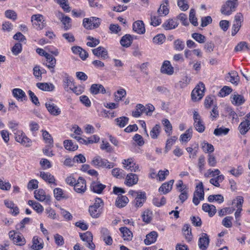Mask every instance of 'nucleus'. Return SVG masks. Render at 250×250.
Listing matches in <instances>:
<instances>
[{
  "instance_id": "f257e3e1",
  "label": "nucleus",
  "mask_w": 250,
  "mask_h": 250,
  "mask_svg": "<svg viewBox=\"0 0 250 250\" xmlns=\"http://www.w3.org/2000/svg\"><path fill=\"white\" fill-rule=\"evenodd\" d=\"M104 202L101 198H96L94 204L89 208V212L93 218H98L102 213Z\"/></svg>"
},
{
  "instance_id": "f03ea898",
  "label": "nucleus",
  "mask_w": 250,
  "mask_h": 250,
  "mask_svg": "<svg viewBox=\"0 0 250 250\" xmlns=\"http://www.w3.org/2000/svg\"><path fill=\"white\" fill-rule=\"evenodd\" d=\"M238 5L237 0H228L221 9V13L225 15H230L235 11Z\"/></svg>"
},
{
  "instance_id": "7ed1b4c3",
  "label": "nucleus",
  "mask_w": 250,
  "mask_h": 250,
  "mask_svg": "<svg viewBox=\"0 0 250 250\" xmlns=\"http://www.w3.org/2000/svg\"><path fill=\"white\" fill-rule=\"evenodd\" d=\"M91 165L97 167H106L111 168L114 167V163L109 162L107 160L102 158L100 156L94 157Z\"/></svg>"
},
{
  "instance_id": "20e7f679",
  "label": "nucleus",
  "mask_w": 250,
  "mask_h": 250,
  "mask_svg": "<svg viewBox=\"0 0 250 250\" xmlns=\"http://www.w3.org/2000/svg\"><path fill=\"white\" fill-rule=\"evenodd\" d=\"M204 199V191L203 185L202 182H200L196 186V189L195 191L193 198V203L196 206L200 203V200H203Z\"/></svg>"
},
{
  "instance_id": "39448f33",
  "label": "nucleus",
  "mask_w": 250,
  "mask_h": 250,
  "mask_svg": "<svg viewBox=\"0 0 250 250\" xmlns=\"http://www.w3.org/2000/svg\"><path fill=\"white\" fill-rule=\"evenodd\" d=\"M205 89L204 84L200 82L191 92L192 100L194 101L201 100L203 97Z\"/></svg>"
},
{
  "instance_id": "423d86ee",
  "label": "nucleus",
  "mask_w": 250,
  "mask_h": 250,
  "mask_svg": "<svg viewBox=\"0 0 250 250\" xmlns=\"http://www.w3.org/2000/svg\"><path fill=\"white\" fill-rule=\"evenodd\" d=\"M122 163L123 165V167L127 170L131 172L140 171L138 164H136L134 160L131 158L127 159H124Z\"/></svg>"
},
{
  "instance_id": "0eeeda50",
  "label": "nucleus",
  "mask_w": 250,
  "mask_h": 250,
  "mask_svg": "<svg viewBox=\"0 0 250 250\" xmlns=\"http://www.w3.org/2000/svg\"><path fill=\"white\" fill-rule=\"evenodd\" d=\"M80 236L83 241L86 242L85 245L87 248L91 250L95 249V246L92 241L93 235L91 232L88 231L83 233H80Z\"/></svg>"
},
{
  "instance_id": "6e6552de",
  "label": "nucleus",
  "mask_w": 250,
  "mask_h": 250,
  "mask_svg": "<svg viewBox=\"0 0 250 250\" xmlns=\"http://www.w3.org/2000/svg\"><path fill=\"white\" fill-rule=\"evenodd\" d=\"M45 105L49 113L53 116H58L61 113V110L59 107L51 100L46 102Z\"/></svg>"
},
{
  "instance_id": "1a4fd4ad",
  "label": "nucleus",
  "mask_w": 250,
  "mask_h": 250,
  "mask_svg": "<svg viewBox=\"0 0 250 250\" xmlns=\"http://www.w3.org/2000/svg\"><path fill=\"white\" fill-rule=\"evenodd\" d=\"M193 119L194 121V126L196 130L199 132H202L205 130V126L199 113L194 111L193 113Z\"/></svg>"
},
{
  "instance_id": "9d476101",
  "label": "nucleus",
  "mask_w": 250,
  "mask_h": 250,
  "mask_svg": "<svg viewBox=\"0 0 250 250\" xmlns=\"http://www.w3.org/2000/svg\"><path fill=\"white\" fill-rule=\"evenodd\" d=\"M209 239L206 233H202L198 240V246L201 250H206L208 247Z\"/></svg>"
},
{
  "instance_id": "9b49d317",
  "label": "nucleus",
  "mask_w": 250,
  "mask_h": 250,
  "mask_svg": "<svg viewBox=\"0 0 250 250\" xmlns=\"http://www.w3.org/2000/svg\"><path fill=\"white\" fill-rule=\"evenodd\" d=\"M73 187L76 192L79 193H83L86 190V182L82 177H79L77 182L74 184Z\"/></svg>"
},
{
  "instance_id": "f8f14e48",
  "label": "nucleus",
  "mask_w": 250,
  "mask_h": 250,
  "mask_svg": "<svg viewBox=\"0 0 250 250\" xmlns=\"http://www.w3.org/2000/svg\"><path fill=\"white\" fill-rule=\"evenodd\" d=\"M138 180L139 178L137 174L129 173L126 176L125 184L128 187H131L137 184Z\"/></svg>"
},
{
  "instance_id": "ddd939ff",
  "label": "nucleus",
  "mask_w": 250,
  "mask_h": 250,
  "mask_svg": "<svg viewBox=\"0 0 250 250\" xmlns=\"http://www.w3.org/2000/svg\"><path fill=\"white\" fill-rule=\"evenodd\" d=\"M106 186L102 184L100 181H93L90 185V189L93 192L97 194L102 193L103 190L105 188Z\"/></svg>"
},
{
  "instance_id": "4468645a",
  "label": "nucleus",
  "mask_w": 250,
  "mask_h": 250,
  "mask_svg": "<svg viewBox=\"0 0 250 250\" xmlns=\"http://www.w3.org/2000/svg\"><path fill=\"white\" fill-rule=\"evenodd\" d=\"M92 53L95 56L103 59H106L108 57L107 50L102 46L92 49Z\"/></svg>"
},
{
  "instance_id": "2eb2a0df",
  "label": "nucleus",
  "mask_w": 250,
  "mask_h": 250,
  "mask_svg": "<svg viewBox=\"0 0 250 250\" xmlns=\"http://www.w3.org/2000/svg\"><path fill=\"white\" fill-rule=\"evenodd\" d=\"M40 176L48 184H53L55 186H57V183H56V180L54 176L49 172L41 171Z\"/></svg>"
},
{
  "instance_id": "dca6fc26",
  "label": "nucleus",
  "mask_w": 250,
  "mask_h": 250,
  "mask_svg": "<svg viewBox=\"0 0 250 250\" xmlns=\"http://www.w3.org/2000/svg\"><path fill=\"white\" fill-rule=\"evenodd\" d=\"M174 180H171L167 182L163 183L159 188V191L164 194L169 192L172 188Z\"/></svg>"
},
{
  "instance_id": "f3484780",
  "label": "nucleus",
  "mask_w": 250,
  "mask_h": 250,
  "mask_svg": "<svg viewBox=\"0 0 250 250\" xmlns=\"http://www.w3.org/2000/svg\"><path fill=\"white\" fill-rule=\"evenodd\" d=\"M34 197L37 200L41 202L45 200L47 201L50 200V196L46 195L44 190L42 189L35 190L34 191Z\"/></svg>"
},
{
  "instance_id": "a211bd4d",
  "label": "nucleus",
  "mask_w": 250,
  "mask_h": 250,
  "mask_svg": "<svg viewBox=\"0 0 250 250\" xmlns=\"http://www.w3.org/2000/svg\"><path fill=\"white\" fill-rule=\"evenodd\" d=\"M133 30L139 34H143L145 33V24L142 21H137L132 25Z\"/></svg>"
},
{
  "instance_id": "6ab92c4d",
  "label": "nucleus",
  "mask_w": 250,
  "mask_h": 250,
  "mask_svg": "<svg viewBox=\"0 0 250 250\" xmlns=\"http://www.w3.org/2000/svg\"><path fill=\"white\" fill-rule=\"evenodd\" d=\"M161 71L162 73L166 74L169 75H172L173 73V67L171 66L169 61H164L161 67Z\"/></svg>"
},
{
  "instance_id": "aec40b11",
  "label": "nucleus",
  "mask_w": 250,
  "mask_h": 250,
  "mask_svg": "<svg viewBox=\"0 0 250 250\" xmlns=\"http://www.w3.org/2000/svg\"><path fill=\"white\" fill-rule=\"evenodd\" d=\"M90 92L93 95H96L99 93L104 94L106 90L104 86L101 84H93L90 88Z\"/></svg>"
},
{
  "instance_id": "412c9836",
  "label": "nucleus",
  "mask_w": 250,
  "mask_h": 250,
  "mask_svg": "<svg viewBox=\"0 0 250 250\" xmlns=\"http://www.w3.org/2000/svg\"><path fill=\"white\" fill-rule=\"evenodd\" d=\"M146 200V196L145 192H141L138 193L137 196L135 197L134 203L135 206L137 207H141Z\"/></svg>"
},
{
  "instance_id": "4be33fe9",
  "label": "nucleus",
  "mask_w": 250,
  "mask_h": 250,
  "mask_svg": "<svg viewBox=\"0 0 250 250\" xmlns=\"http://www.w3.org/2000/svg\"><path fill=\"white\" fill-rule=\"evenodd\" d=\"M226 80L233 84L237 85L239 82V77L238 73L235 71L229 72L228 76H226Z\"/></svg>"
},
{
  "instance_id": "5701e85b",
  "label": "nucleus",
  "mask_w": 250,
  "mask_h": 250,
  "mask_svg": "<svg viewBox=\"0 0 250 250\" xmlns=\"http://www.w3.org/2000/svg\"><path fill=\"white\" fill-rule=\"evenodd\" d=\"M158 237V233L156 231H152L146 235V238L144 240L145 244L149 245L156 242Z\"/></svg>"
},
{
  "instance_id": "b1692460",
  "label": "nucleus",
  "mask_w": 250,
  "mask_h": 250,
  "mask_svg": "<svg viewBox=\"0 0 250 250\" xmlns=\"http://www.w3.org/2000/svg\"><path fill=\"white\" fill-rule=\"evenodd\" d=\"M32 246L31 249L34 250H40L43 247V243L41 239L37 236H34L32 239Z\"/></svg>"
},
{
  "instance_id": "393cba45",
  "label": "nucleus",
  "mask_w": 250,
  "mask_h": 250,
  "mask_svg": "<svg viewBox=\"0 0 250 250\" xmlns=\"http://www.w3.org/2000/svg\"><path fill=\"white\" fill-rule=\"evenodd\" d=\"M36 86L44 91H52L55 88L52 83H36Z\"/></svg>"
},
{
  "instance_id": "a878e982",
  "label": "nucleus",
  "mask_w": 250,
  "mask_h": 250,
  "mask_svg": "<svg viewBox=\"0 0 250 250\" xmlns=\"http://www.w3.org/2000/svg\"><path fill=\"white\" fill-rule=\"evenodd\" d=\"M48 62V64L46 63V66L49 69L51 73L55 72L54 68L56 63V59L51 55L49 54V56L45 57Z\"/></svg>"
},
{
  "instance_id": "bb28decb",
  "label": "nucleus",
  "mask_w": 250,
  "mask_h": 250,
  "mask_svg": "<svg viewBox=\"0 0 250 250\" xmlns=\"http://www.w3.org/2000/svg\"><path fill=\"white\" fill-rule=\"evenodd\" d=\"M238 128L241 134H245L250 129V121L248 119H246L241 123Z\"/></svg>"
},
{
  "instance_id": "cd10ccee",
  "label": "nucleus",
  "mask_w": 250,
  "mask_h": 250,
  "mask_svg": "<svg viewBox=\"0 0 250 250\" xmlns=\"http://www.w3.org/2000/svg\"><path fill=\"white\" fill-rule=\"evenodd\" d=\"M61 17L60 18V19L63 25L64 29L65 30L69 29L71 27V24L70 23L71 19L62 13H61Z\"/></svg>"
},
{
  "instance_id": "c85d7f7f",
  "label": "nucleus",
  "mask_w": 250,
  "mask_h": 250,
  "mask_svg": "<svg viewBox=\"0 0 250 250\" xmlns=\"http://www.w3.org/2000/svg\"><path fill=\"white\" fill-rule=\"evenodd\" d=\"M128 201L126 196L119 195L116 200L115 205L118 208H123L126 206Z\"/></svg>"
},
{
  "instance_id": "c756f323",
  "label": "nucleus",
  "mask_w": 250,
  "mask_h": 250,
  "mask_svg": "<svg viewBox=\"0 0 250 250\" xmlns=\"http://www.w3.org/2000/svg\"><path fill=\"white\" fill-rule=\"evenodd\" d=\"M202 209L204 211L208 212L210 217L213 216L216 212V207L214 205L206 203L203 205Z\"/></svg>"
},
{
  "instance_id": "7c9ffc66",
  "label": "nucleus",
  "mask_w": 250,
  "mask_h": 250,
  "mask_svg": "<svg viewBox=\"0 0 250 250\" xmlns=\"http://www.w3.org/2000/svg\"><path fill=\"white\" fill-rule=\"evenodd\" d=\"M178 25L177 22L171 19L166 21L163 24L162 26L166 30H171L175 28Z\"/></svg>"
},
{
  "instance_id": "2f4dec72",
  "label": "nucleus",
  "mask_w": 250,
  "mask_h": 250,
  "mask_svg": "<svg viewBox=\"0 0 250 250\" xmlns=\"http://www.w3.org/2000/svg\"><path fill=\"white\" fill-rule=\"evenodd\" d=\"M120 230L123 234V237L125 240L130 241L132 239V233L127 228L121 227L120 228Z\"/></svg>"
},
{
  "instance_id": "473e14b6",
  "label": "nucleus",
  "mask_w": 250,
  "mask_h": 250,
  "mask_svg": "<svg viewBox=\"0 0 250 250\" xmlns=\"http://www.w3.org/2000/svg\"><path fill=\"white\" fill-rule=\"evenodd\" d=\"M120 43L124 47H129L132 43L131 36L129 34L124 36L120 41Z\"/></svg>"
},
{
  "instance_id": "72a5a7b5",
  "label": "nucleus",
  "mask_w": 250,
  "mask_h": 250,
  "mask_svg": "<svg viewBox=\"0 0 250 250\" xmlns=\"http://www.w3.org/2000/svg\"><path fill=\"white\" fill-rule=\"evenodd\" d=\"M12 93L14 97L17 100L22 101L23 98L25 97V92L21 89L15 88L12 90Z\"/></svg>"
},
{
  "instance_id": "f704fd0d",
  "label": "nucleus",
  "mask_w": 250,
  "mask_h": 250,
  "mask_svg": "<svg viewBox=\"0 0 250 250\" xmlns=\"http://www.w3.org/2000/svg\"><path fill=\"white\" fill-rule=\"evenodd\" d=\"M161 131V126L159 125H156L150 132V135L152 139H156Z\"/></svg>"
},
{
  "instance_id": "c9c22d12",
  "label": "nucleus",
  "mask_w": 250,
  "mask_h": 250,
  "mask_svg": "<svg viewBox=\"0 0 250 250\" xmlns=\"http://www.w3.org/2000/svg\"><path fill=\"white\" fill-rule=\"evenodd\" d=\"M232 99V104L236 105H239L243 104L245 101L243 96L238 94L233 95Z\"/></svg>"
},
{
  "instance_id": "e433bc0d",
  "label": "nucleus",
  "mask_w": 250,
  "mask_h": 250,
  "mask_svg": "<svg viewBox=\"0 0 250 250\" xmlns=\"http://www.w3.org/2000/svg\"><path fill=\"white\" fill-rule=\"evenodd\" d=\"M116 124L120 127H125L129 121L128 118L125 116H122L117 118L115 120Z\"/></svg>"
},
{
  "instance_id": "4c0bfd02",
  "label": "nucleus",
  "mask_w": 250,
  "mask_h": 250,
  "mask_svg": "<svg viewBox=\"0 0 250 250\" xmlns=\"http://www.w3.org/2000/svg\"><path fill=\"white\" fill-rule=\"evenodd\" d=\"M162 124L165 127V131L168 134L170 135L172 132V126L169 121L167 119H165L162 121Z\"/></svg>"
},
{
  "instance_id": "58836bf2",
  "label": "nucleus",
  "mask_w": 250,
  "mask_h": 250,
  "mask_svg": "<svg viewBox=\"0 0 250 250\" xmlns=\"http://www.w3.org/2000/svg\"><path fill=\"white\" fill-rule=\"evenodd\" d=\"M112 174L113 176L119 178H124L125 176V173L124 170L119 168H115L112 169Z\"/></svg>"
},
{
  "instance_id": "ea45409f",
  "label": "nucleus",
  "mask_w": 250,
  "mask_h": 250,
  "mask_svg": "<svg viewBox=\"0 0 250 250\" xmlns=\"http://www.w3.org/2000/svg\"><path fill=\"white\" fill-rule=\"evenodd\" d=\"M65 148L69 151H75L78 148V146L74 142H63Z\"/></svg>"
},
{
  "instance_id": "a19ab883",
  "label": "nucleus",
  "mask_w": 250,
  "mask_h": 250,
  "mask_svg": "<svg viewBox=\"0 0 250 250\" xmlns=\"http://www.w3.org/2000/svg\"><path fill=\"white\" fill-rule=\"evenodd\" d=\"M13 243L18 246H22L25 244L26 241L22 235L18 234L14 239Z\"/></svg>"
},
{
  "instance_id": "79ce46f5",
  "label": "nucleus",
  "mask_w": 250,
  "mask_h": 250,
  "mask_svg": "<svg viewBox=\"0 0 250 250\" xmlns=\"http://www.w3.org/2000/svg\"><path fill=\"white\" fill-rule=\"evenodd\" d=\"M166 5H161L158 9L157 13L160 16H164L167 15L169 13V10L167 8V2H166Z\"/></svg>"
},
{
  "instance_id": "37998d69",
  "label": "nucleus",
  "mask_w": 250,
  "mask_h": 250,
  "mask_svg": "<svg viewBox=\"0 0 250 250\" xmlns=\"http://www.w3.org/2000/svg\"><path fill=\"white\" fill-rule=\"evenodd\" d=\"M152 213L149 210L144 211L142 215L143 220L144 222L148 223L152 219Z\"/></svg>"
},
{
  "instance_id": "c03bdc74",
  "label": "nucleus",
  "mask_w": 250,
  "mask_h": 250,
  "mask_svg": "<svg viewBox=\"0 0 250 250\" xmlns=\"http://www.w3.org/2000/svg\"><path fill=\"white\" fill-rule=\"evenodd\" d=\"M53 142H47V144L43 149L44 153L48 156H52L54 154L52 153L51 148L53 147Z\"/></svg>"
},
{
  "instance_id": "a18cd8bd",
  "label": "nucleus",
  "mask_w": 250,
  "mask_h": 250,
  "mask_svg": "<svg viewBox=\"0 0 250 250\" xmlns=\"http://www.w3.org/2000/svg\"><path fill=\"white\" fill-rule=\"evenodd\" d=\"M152 202L155 206L160 207L166 203V198L164 196L160 199L158 197H155L153 198Z\"/></svg>"
},
{
  "instance_id": "49530a36",
  "label": "nucleus",
  "mask_w": 250,
  "mask_h": 250,
  "mask_svg": "<svg viewBox=\"0 0 250 250\" xmlns=\"http://www.w3.org/2000/svg\"><path fill=\"white\" fill-rule=\"evenodd\" d=\"M54 196L57 200H60L62 198H67V197L63 195V192L62 189L57 188L54 189Z\"/></svg>"
},
{
  "instance_id": "de8ad7c7",
  "label": "nucleus",
  "mask_w": 250,
  "mask_h": 250,
  "mask_svg": "<svg viewBox=\"0 0 250 250\" xmlns=\"http://www.w3.org/2000/svg\"><path fill=\"white\" fill-rule=\"evenodd\" d=\"M250 49L248 43L245 42H239L235 47V51H241L242 50H249Z\"/></svg>"
},
{
  "instance_id": "09e8293b",
  "label": "nucleus",
  "mask_w": 250,
  "mask_h": 250,
  "mask_svg": "<svg viewBox=\"0 0 250 250\" xmlns=\"http://www.w3.org/2000/svg\"><path fill=\"white\" fill-rule=\"evenodd\" d=\"M126 95V91L124 89H121L114 94L115 101L119 102Z\"/></svg>"
},
{
  "instance_id": "8fccbe9b",
  "label": "nucleus",
  "mask_w": 250,
  "mask_h": 250,
  "mask_svg": "<svg viewBox=\"0 0 250 250\" xmlns=\"http://www.w3.org/2000/svg\"><path fill=\"white\" fill-rule=\"evenodd\" d=\"M189 19L190 22L195 26L198 25V23L197 19L195 17V11L193 9H191L190 11Z\"/></svg>"
},
{
  "instance_id": "3c124183",
  "label": "nucleus",
  "mask_w": 250,
  "mask_h": 250,
  "mask_svg": "<svg viewBox=\"0 0 250 250\" xmlns=\"http://www.w3.org/2000/svg\"><path fill=\"white\" fill-rule=\"evenodd\" d=\"M202 148L203 151L206 153H210L214 151L213 146L208 143H205V142L202 145Z\"/></svg>"
},
{
  "instance_id": "603ef678",
  "label": "nucleus",
  "mask_w": 250,
  "mask_h": 250,
  "mask_svg": "<svg viewBox=\"0 0 250 250\" xmlns=\"http://www.w3.org/2000/svg\"><path fill=\"white\" fill-rule=\"evenodd\" d=\"M229 129L228 128L221 127L216 128L214 131V134L216 136H221L226 135L229 131Z\"/></svg>"
},
{
  "instance_id": "864d4df0",
  "label": "nucleus",
  "mask_w": 250,
  "mask_h": 250,
  "mask_svg": "<svg viewBox=\"0 0 250 250\" xmlns=\"http://www.w3.org/2000/svg\"><path fill=\"white\" fill-rule=\"evenodd\" d=\"M87 40L89 41L86 43L87 45L91 47H95L100 43V41L98 39H96L91 36H88Z\"/></svg>"
},
{
  "instance_id": "5fc2aeb1",
  "label": "nucleus",
  "mask_w": 250,
  "mask_h": 250,
  "mask_svg": "<svg viewBox=\"0 0 250 250\" xmlns=\"http://www.w3.org/2000/svg\"><path fill=\"white\" fill-rule=\"evenodd\" d=\"M232 91V89L228 86H224L220 91L219 95L220 97H223L229 94Z\"/></svg>"
},
{
  "instance_id": "6e6d98bb",
  "label": "nucleus",
  "mask_w": 250,
  "mask_h": 250,
  "mask_svg": "<svg viewBox=\"0 0 250 250\" xmlns=\"http://www.w3.org/2000/svg\"><path fill=\"white\" fill-rule=\"evenodd\" d=\"M244 202L243 197L239 196H237L235 199H234L232 201V204L235 205L237 209L242 208V205Z\"/></svg>"
},
{
  "instance_id": "4d7b16f0",
  "label": "nucleus",
  "mask_w": 250,
  "mask_h": 250,
  "mask_svg": "<svg viewBox=\"0 0 250 250\" xmlns=\"http://www.w3.org/2000/svg\"><path fill=\"white\" fill-rule=\"evenodd\" d=\"M192 37L200 43L205 42L206 37L199 33H194L192 34Z\"/></svg>"
},
{
  "instance_id": "13d9d810",
  "label": "nucleus",
  "mask_w": 250,
  "mask_h": 250,
  "mask_svg": "<svg viewBox=\"0 0 250 250\" xmlns=\"http://www.w3.org/2000/svg\"><path fill=\"white\" fill-rule=\"evenodd\" d=\"M174 47L176 50L182 51L185 47L184 42L180 40H176L174 42Z\"/></svg>"
},
{
  "instance_id": "bf43d9fd",
  "label": "nucleus",
  "mask_w": 250,
  "mask_h": 250,
  "mask_svg": "<svg viewBox=\"0 0 250 250\" xmlns=\"http://www.w3.org/2000/svg\"><path fill=\"white\" fill-rule=\"evenodd\" d=\"M15 138L16 141H24L26 136L22 130H17L15 133Z\"/></svg>"
},
{
  "instance_id": "052dcab7",
  "label": "nucleus",
  "mask_w": 250,
  "mask_h": 250,
  "mask_svg": "<svg viewBox=\"0 0 250 250\" xmlns=\"http://www.w3.org/2000/svg\"><path fill=\"white\" fill-rule=\"evenodd\" d=\"M83 24L84 27L87 29H92V17L90 18H84L83 20Z\"/></svg>"
},
{
  "instance_id": "680f3d73",
  "label": "nucleus",
  "mask_w": 250,
  "mask_h": 250,
  "mask_svg": "<svg viewBox=\"0 0 250 250\" xmlns=\"http://www.w3.org/2000/svg\"><path fill=\"white\" fill-rule=\"evenodd\" d=\"M233 218L231 216H227L223 219L222 220V225L227 228H230L232 227L231 220Z\"/></svg>"
},
{
  "instance_id": "e2e57ef3",
  "label": "nucleus",
  "mask_w": 250,
  "mask_h": 250,
  "mask_svg": "<svg viewBox=\"0 0 250 250\" xmlns=\"http://www.w3.org/2000/svg\"><path fill=\"white\" fill-rule=\"evenodd\" d=\"M29 98L31 100L32 102L34 104L36 105L39 106L40 104L38 98L35 95L34 92H33L31 90H29L28 91Z\"/></svg>"
},
{
  "instance_id": "0e129e2a",
  "label": "nucleus",
  "mask_w": 250,
  "mask_h": 250,
  "mask_svg": "<svg viewBox=\"0 0 250 250\" xmlns=\"http://www.w3.org/2000/svg\"><path fill=\"white\" fill-rule=\"evenodd\" d=\"M22 46L20 43H16L12 48V52L15 55H18L21 52Z\"/></svg>"
},
{
  "instance_id": "69168bd1",
  "label": "nucleus",
  "mask_w": 250,
  "mask_h": 250,
  "mask_svg": "<svg viewBox=\"0 0 250 250\" xmlns=\"http://www.w3.org/2000/svg\"><path fill=\"white\" fill-rule=\"evenodd\" d=\"M100 148L102 150H105L107 152H110L113 149L110 144L108 142H102Z\"/></svg>"
},
{
  "instance_id": "338daca9",
  "label": "nucleus",
  "mask_w": 250,
  "mask_h": 250,
  "mask_svg": "<svg viewBox=\"0 0 250 250\" xmlns=\"http://www.w3.org/2000/svg\"><path fill=\"white\" fill-rule=\"evenodd\" d=\"M169 171L167 169L165 170H159L158 174L157 177L159 178V180L160 181H164L166 179V177L168 175Z\"/></svg>"
},
{
  "instance_id": "774afa93",
  "label": "nucleus",
  "mask_w": 250,
  "mask_h": 250,
  "mask_svg": "<svg viewBox=\"0 0 250 250\" xmlns=\"http://www.w3.org/2000/svg\"><path fill=\"white\" fill-rule=\"evenodd\" d=\"M192 133V129H188L186 132L181 135V141H187L188 139H190Z\"/></svg>"
}]
</instances>
